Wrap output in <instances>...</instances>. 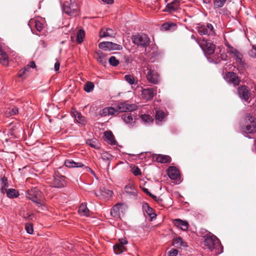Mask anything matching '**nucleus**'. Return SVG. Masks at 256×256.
Here are the masks:
<instances>
[{"mask_svg": "<svg viewBox=\"0 0 256 256\" xmlns=\"http://www.w3.org/2000/svg\"><path fill=\"white\" fill-rule=\"evenodd\" d=\"M138 109V106L134 104H129L128 102H119L116 104V108L109 106L103 108L100 112L102 116L114 115L116 112H132Z\"/></svg>", "mask_w": 256, "mask_h": 256, "instance_id": "1", "label": "nucleus"}, {"mask_svg": "<svg viewBox=\"0 0 256 256\" xmlns=\"http://www.w3.org/2000/svg\"><path fill=\"white\" fill-rule=\"evenodd\" d=\"M204 246L214 254H218L223 252L224 248L220 240L209 232L204 236Z\"/></svg>", "mask_w": 256, "mask_h": 256, "instance_id": "2", "label": "nucleus"}, {"mask_svg": "<svg viewBox=\"0 0 256 256\" xmlns=\"http://www.w3.org/2000/svg\"><path fill=\"white\" fill-rule=\"evenodd\" d=\"M241 132L249 138L250 134L256 133V118L250 114H246L244 118V124L240 126Z\"/></svg>", "mask_w": 256, "mask_h": 256, "instance_id": "3", "label": "nucleus"}, {"mask_svg": "<svg viewBox=\"0 0 256 256\" xmlns=\"http://www.w3.org/2000/svg\"><path fill=\"white\" fill-rule=\"evenodd\" d=\"M26 197L36 204L38 206L42 205L44 200V196L40 190L36 187L32 188L26 191Z\"/></svg>", "mask_w": 256, "mask_h": 256, "instance_id": "4", "label": "nucleus"}, {"mask_svg": "<svg viewBox=\"0 0 256 256\" xmlns=\"http://www.w3.org/2000/svg\"><path fill=\"white\" fill-rule=\"evenodd\" d=\"M63 12L70 16H76L78 14L80 8L78 2H71L66 1L62 6Z\"/></svg>", "mask_w": 256, "mask_h": 256, "instance_id": "5", "label": "nucleus"}, {"mask_svg": "<svg viewBox=\"0 0 256 256\" xmlns=\"http://www.w3.org/2000/svg\"><path fill=\"white\" fill-rule=\"evenodd\" d=\"M198 44L205 54L210 56L214 52L216 46L210 40L200 38V40H198Z\"/></svg>", "mask_w": 256, "mask_h": 256, "instance_id": "6", "label": "nucleus"}, {"mask_svg": "<svg viewBox=\"0 0 256 256\" xmlns=\"http://www.w3.org/2000/svg\"><path fill=\"white\" fill-rule=\"evenodd\" d=\"M132 40L134 44L142 47L148 46L150 42V38L146 34H139L132 36Z\"/></svg>", "mask_w": 256, "mask_h": 256, "instance_id": "7", "label": "nucleus"}, {"mask_svg": "<svg viewBox=\"0 0 256 256\" xmlns=\"http://www.w3.org/2000/svg\"><path fill=\"white\" fill-rule=\"evenodd\" d=\"M238 94L240 98L245 102H250L251 97V92L250 88L245 86L241 85L237 89Z\"/></svg>", "mask_w": 256, "mask_h": 256, "instance_id": "8", "label": "nucleus"}, {"mask_svg": "<svg viewBox=\"0 0 256 256\" xmlns=\"http://www.w3.org/2000/svg\"><path fill=\"white\" fill-rule=\"evenodd\" d=\"M52 186L56 188H62L66 186V177L58 172H55L54 179L51 183Z\"/></svg>", "mask_w": 256, "mask_h": 256, "instance_id": "9", "label": "nucleus"}, {"mask_svg": "<svg viewBox=\"0 0 256 256\" xmlns=\"http://www.w3.org/2000/svg\"><path fill=\"white\" fill-rule=\"evenodd\" d=\"M198 32L200 35L214 36L215 34L214 27L210 24H207L206 26L200 25L197 28Z\"/></svg>", "mask_w": 256, "mask_h": 256, "instance_id": "10", "label": "nucleus"}, {"mask_svg": "<svg viewBox=\"0 0 256 256\" xmlns=\"http://www.w3.org/2000/svg\"><path fill=\"white\" fill-rule=\"evenodd\" d=\"M166 172L170 179L176 180L178 183L181 182L180 171L176 167L174 166H169Z\"/></svg>", "mask_w": 256, "mask_h": 256, "instance_id": "11", "label": "nucleus"}, {"mask_svg": "<svg viewBox=\"0 0 256 256\" xmlns=\"http://www.w3.org/2000/svg\"><path fill=\"white\" fill-rule=\"evenodd\" d=\"M98 47L105 50H120L122 48V46L110 42H104L98 44Z\"/></svg>", "mask_w": 256, "mask_h": 256, "instance_id": "12", "label": "nucleus"}, {"mask_svg": "<svg viewBox=\"0 0 256 256\" xmlns=\"http://www.w3.org/2000/svg\"><path fill=\"white\" fill-rule=\"evenodd\" d=\"M180 8V2L179 0H174L172 2L168 3L163 12L172 14L178 11Z\"/></svg>", "mask_w": 256, "mask_h": 256, "instance_id": "13", "label": "nucleus"}, {"mask_svg": "<svg viewBox=\"0 0 256 256\" xmlns=\"http://www.w3.org/2000/svg\"><path fill=\"white\" fill-rule=\"evenodd\" d=\"M148 73L146 75L148 81L152 84H156L158 83L159 75L157 72L150 68H147Z\"/></svg>", "mask_w": 256, "mask_h": 256, "instance_id": "14", "label": "nucleus"}, {"mask_svg": "<svg viewBox=\"0 0 256 256\" xmlns=\"http://www.w3.org/2000/svg\"><path fill=\"white\" fill-rule=\"evenodd\" d=\"M225 78L228 82L232 84L234 86L239 85L240 82V79L238 75L232 72H226Z\"/></svg>", "mask_w": 256, "mask_h": 256, "instance_id": "15", "label": "nucleus"}, {"mask_svg": "<svg viewBox=\"0 0 256 256\" xmlns=\"http://www.w3.org/2000/svg\"><path fill=\"white\" fill-rule=\"evenodd\" d=\"M156 87L144 88L142 92V98L146 100H151L156 94Z\"/></svg>", "mask_w": 256, "mask_h": 256, "instance_id": "16", "label": "nucleus"}, {"mask_svg": "<svg viewBox=\"0 0 256 256\" xmlns=\"http://www.w3.org/2000/svg\"><path fill=\"white\" fill-rule=\"evenodd\" d=\"M152 158L154 161L162 164L170 163L172 161L171 158L166 155L154 154Z\"/></svg>", "mask_w": 256, "mask_h": 256, "instance_id": "17", "label": "nucleus"}, {"mask_svg": "<svg viewBox=\"0 0 256 256\" xmlns=\"http://www.w3.org/2000/svg\"><path fill=\"white\" fill-rule=\"evenodd\" d=\"M174 224L176 227L183 231L186 230L189 226V224L186 221L180 219L174 220Z\"/></svg>", "mask_w": 256, "mask_h": 256, "instance_id": "18", "label": "nucleus"}, {"mask_svg": "<svg viewBox=\"0 0 256 256\" xmlns=\"http://www.w3.org/2000/svg\"><path fill=\"white\" fill-rule=\"evenodd\" d=\"M231 52L230 54L235 59L236 62L242 64V54L235 48H231Z\"/></svg>", "mask_w": 256, "mask_h": 256, "instance_id": "19", "label": "nucleus"}, {"mask_svg": "<svg viewBox=\"0 0 256 256\" xmlns=\"http://www.w3.org/2000/svg\"><path fill=\"white\" fill-rule=\"evenodd\" d=\"M64 165L69 168H82L84 166L81 162H75L72 160H66L64 162Z\"/></svg>", "mask_w": 256, "mask_h": 256, "instance_id": "20", "label": "nucleus"}, {"mask_svg": "<svg viewBox=\"0 0 256 256\" xmlns=\"http://www.w3.org/2000/svg\"><path fill=\"white\" fill-rule=\"evenodd\" d=\"M114 34L112 30L106 28H102L99 34L100 38L112 37Z\"/></svg>", "mask_w": 256, "mask_h": 256, "instance_id": "21", "label": "nucleus"}, {"mask_svg": "<svg viewBox=\"0 0 256 256\" xmlns=\"http://www.w3.org/2000/svg\"><path fill=\"white\" fill-rule=\"evenodd\" d=\"M74 116L75 118V120L76 122L80 124L85 125L86 124V120L85 117L82 115V114L76 111V110H74V112H73Z\"/></svg>", "mask_w": 256, "mask_h": 256, "instance_id": "22", "label": "nucleus"}, {"mask_svg": "<svg viewBox=\"0 0 256 256\" xmlns=\"http://www.w3.org/2000/svg\"><path fill=\"white\" fill-rule=\"evenodd\" d=\"M122 206L120 204L114 205L110 210L111 216L115 218H120V208Z\"/></svg>", "mask_w": 256, "mask_h": 256, "instance_id": "23", "label": "nucleus"}, {"mask_svg": "<svg viewBox=\"0 0 256 256\" xmlns=\"http://www.w3.org/2000/svg\"><path fill=\"white\" fill-rule=\"evenodd\" d=\"M142 210L150 217L151 218H153L156 216V214L154 213V210L148 204H143Z\"/></svg>", "mask_w": 256, "mask_h": 256, "instance_id": "24", "label": "nucleus"}, {"mask_svg": "<svg viewBox=\"0 0 256 256\" xmlns=\"http://www.w3.org/2000/svg\"><path fill=\"white\" fill-rule=\"evenodd\" d=\"M172 244L178 248L183 247H186L187 244L186 242L182 240L181 237L178 236L173 239Z\"/></svg>", "mask_w": 256, "mask_h": 256, "instance_id": "25", "label": "nucleus"}, {"mask_svg": "<svg viewBox=\"0 0 256 256\" xmlns=\"http://www.w3.org/2000/svg\"><path fill=\"white\" fill-rule=\"evenodd\" d=\"M96 58L97 61L104 66H105L107 62L106 55L100 52L96 54Z\"/></svg>", "mask_w": 256, "mask_h": 256, "instance_id": "26", "label": "nucleus"}, {"mask_svg": "<svg viewBox=\"0 0 256 256\" xmlns=\"http://www.w3.org/2000/svg\"><path fill=\"white\" fill-rule=\"evenodd\" d=\"M33 22L34 23L35 28L38 31L40 32L43 30V28H44V20H31L30 22V24H32Z\"/></svg>", "mask_w": 256, "mask_h": 256, "instance_id": "27", "label": "nucleus"}, {"mask_svg": "<svg viewBox=\"0 0 256 256\" xmlns=\"http://www.w3.org/2000/svg\"><path fill=\"white\" fill-rule=\"evenodd\" d=\"M122 119L127 124L132 125L135 121L131 114H124L121 115Z\"/></svg>", "mask_w": 256, "mask_h": 256, "instance_id": "28", "label": "nucleus"}, {"mask_svg": "<svg viewBox=\"0 0 256 256\" xmlns=\"http://www.w3.org/2000/svg\"><path fill=\"white\" fill-rule=\"evenodd\" d=\"M0 62L5 66L8 65V56L1 48H0Z\"/></svg>", "mask_w": 256, "mask_h": 256, "instance_id": "29", "label": "nucleus"}, {"mask_svg": "<svg viewBox=\"0 0 256 256\" xmlns=\"http://www.w3.org/2000/svg\"><path fill=\"white\" fill-rule=\"evenodd\" d=\"M104 136H106V139L107 140V142L108 144L111 145H115L116 143V141L114 139V137L112 134L110 132H106L104 133Z\"/></svg>", "mask_w": 256, "mask_h": 256, "instance_id": "30", "label": "nucleus"}, {"mask_svg": "<svg viewBox=\"0 0 256 256\" xmlns=\"http://www.w3.org/2000/svg\"><path fill=\"white\" fill-rule=\"evenodd\" d=\"M5 192L6 193L7 196L10 198H16L19 196L18 192L14 188L8 189Z\"/></svg>", "mask_w": 256, "mask_h": 256, "instance_id": "31", "label": "nucleus"}, {"mask_svg": "<svg viewBox=\"0 0 256 256\" xmlns=\"http://www.w3.org/2000/svg\"><path fill=\"white\" fill-rule=\"evenodd\" d=\"M89 210L85 204H82L78 208V213L84 216H88Z\"/></svg>", "mask_w": 256, "mask_h": 256, "instance_id": "32", "label": "nucleus"}, {"mask_svg": "<svg viewBox=\"0 0 256 256\" xmlns=\"http://www.w3.org/2000/svg\"><path fill=\"white\" fill-rule=\"evenodd\" d=\"M114 251L116 254H120L123 252L126 251V248L124 246H122L118 244L113 246Z\"/></svg>", "mask_w": 256, "mask_h": 256, "instance_id": "33", "label": "nucleus"}, {"mask_svg": "<svg viewBox=\"0 0 256 256\" xmlns=\"http://www.w3.org/2000/svg\"><path fill=\"white\" fill-rule=\"evenodd\" d=\"M0 180L2 186L1 192L4 193L5 191L7 190L6 188L8 186V179L5 176H3L0 178Z\"/></svg>", "mask_w": 256, "mask_h": 256, "instance_id": "34", "label": "nucleus"}, {"mask_svg": "<svg viewBox=\"0 0 256 256\" xmlns=\"http://www.w3.org/2000/svg\"><path fill=\"white\" fill-rule=\"evenodd\" d=\"M85 36V32L83 30H80L78 31L76 35V42L78 44H81Z\"/></svg>", "mask_w": 256, "mask_h": 256, "instance_id": "35", "label": "nucleus"}, {"mask_svg": "<svg viewBox=\"0 0 256 256\" xmlns=\"http://www.w3.org/2000/svg\"><path fill=\"white\" fill-rule=\"evenodd\" d=\"M28 72V70L24 67L18 72L17 76L20 78L24 79L27 76Z\"/></svg>", "mask_w": 256, "mask_h": 256, "instance_id": "36", "label": "nucleus"}, {"mask_svg": "<svg viewBox=\"0 0 256 256\" xmlns=\"http://www.w3.org/2000/svg\"><path fill=\"white\" fill-rule=\"evenodd\" d=\"M166 114L162 110H156V119L160 122H162V120L165 118Z\"/></svg>", "mask_w": 256, "mask_h": 256, "instance_id": "37", "label": "nucleus"}, {"mask_svg": "<svg viewBox=\"0 0 256 256\" xmlns=\"http://www.w3.org/2000/svg\"><path fill=\"white\" fill-rule=\"evenodd\" d=\"M124 79L128 84L131 85L134 84H137V82L136 81L134 76L132 75H126L124 76Z\"/></svg>", "mask_w": 256, "mask_h": 256, "instance_id": "38", "label": "nucleus"}, {"mask_svg": "<svg viewBox=\"0 0 256 256\" xmlns=\"http://www.w3.org/2000/svg\"><path fill=\"white\" fill-rule=\"evenodd\" d=\"M94 88V84L92 82H87L84 86V90L88 92L92 91Z\"/></svg>", "mask_w": 256, "mask_h": 256, "instance_id": "39", "label": "nucleus"}, {"mask_svg": "<svg viewBox=\"0 0 256 256\" xmlns=\"http://www.w3.org/2000/svg\"><path fill=\"white\" fill-rule=\"evenodd\" d=\"M142 120L145 123H150L153 122V119L148 114H142L140 116Z\"/></svg>", "mask_w": 256, "mask_h": 256, "instance_id": "40", "label": "nucleus"}, {"mask_svg": "<svg viewBox=\"0 0 256 256\" xmlns=\"http://www.w3.org/2000/svg\"><path fill=\"white\" fill-rule=\"evenodd\" d=\"M87 144L90 146L92 148H94L96 149H99L100 146L98 144V143L96 140H88L86 142Z\"/></svg>", "mask_w": 256, "mask_h": 256, "instance_id": "41", "label": "nucleus"}, {"mask_svg": "<svg viewBox=\"0 0 256 256\" xmlns=\"http://www.w3.org/2000/svg\"><path fill=\"white\" fill-rule=\"evenodd\" d=\"M108 62L110 64L113 66H117L120 63L119 60H117L114 56H112L110 57L108 60Z\"/></svg>", "mask_w": 256, "mask_h": 256, "instance_id": "42", "label": "nucleus"}, {"mask_svg": "<svg viewBox=\"0 0 256 256\" xmlns=\"http://www.w3.org/2000/svg\"><path fill=\"white\" fill-rule=\"evenodd\" d=\"M226 2V0H214V8H219L222 7Z\"/></svg>", "mask_w": 256, "mask_h": 256, "instance_id": "43", "label": "nucleus"}, {"mask_svg": "<svg viewBox=\"0 0 256 256\" xmlns=\"http://www.w3.org/2000/svg\"><path fill=\"white\" fill-rule=\"evenodd\" d=\"M25 228L26 232L29 234H32L33 232V226L32 223H27L26 224Z\"/></svg>", "mask_w": 256, "mask_h": 256, "instance_id": "44", "label": "nucleus"}, {"mask_svg": "<svg viewBox=\"0 0 256 256\" xmlns=\"http://www.w3.org/2000/svg\"><path fill=\"white\" fill-rule=\"evenodd\" d=\"M248 55L253 58H256V46L252 45V50L248 52Z\"/></svg>", "mask_w": 256, "mask_h": 256, "instance_id": "45", "label": "nucleus"}, {"mask_svg": "<svg viewBox=\"0 0 256 256\" xmlns=\"http://www.w3.org/2000/svg\"><path fill=\"white\" fill-rule=\"evenodd\" d=\"M102 158L104 161H108L110 160L112 156L108 152H104L101 155Z\"/></svg>", "mask_w": 256, "mask_h": 256, "instance_id": "46", "label": "nucleus"}, {"mask_svg": "<svg viewBox=\"0 0 256 256\" xmlns=\"http://www.w3.org/2000/svg\"><path fill=\"white\" fill-rule=\"evenodd\" d=\"M178 254V250L176 249L172 248L168 252L167 256H176Z\"/></svg>", "mask_w": 256, "mask_h": 256, "instance_id": "47", "label": "nucleus"}, {"mask_svg": "<svg viewBox=\"0 0 256 256\" xmlns=\"http://www.w3.org/2000/svg\"><path fill=\"white\" fill-rule=\"evenodd\" d=\"M24 218L26 220H32L34 218V214L32 213L26 212L24 214Z\"/></svg>", "mask_w": 256, "mask_h": 256, "instance_id": "48", "label": "nucleus"}, {"mask_svg": "<svg viewBox=\"0 0 256 256\" xmlns=\"http://www.w3.org/2000/svg\"><path fill=\"white\" fill-rule=\"evenodd\" d=\"M118 244H120L122 246H124V245L127 244L128 243V240H126V238H120L118 240Z\"/></svg>", "mask_w": 256, "mask_h": 256, "instance_id": "49", "label": "nucleus"}, {"mask_svg": "<svg viewBox=\"0 0 256 256\" xmlns=\"http://www.w3.org/2000/svg\"><path fill=\"white\" fill-rule=\"evenodd\" d=\"M132 173L136 176H140L141 174V171L138 167H136L133 169Z\"/></svg>", "mask_w": 256, "mask_h": 256, "instance_id": "50", "label": "nucleus"}, {"mask_svg": "<svg viewBox=\"0 0 256 256\" xmlns=\"http://www.w3.org/2000/svg\"><path fill=\"white\" fill-rule=\"evenodd\" d=\"M144 192H145L146 194L149 196L150 197L155 199L156 198V196L152 194L146 188H143L142 189Z\"/></svg>", "mask_w": 256, "mask_h": 256, "instance_id": "51", "label": "nucleus"}, {"mask_svg": "<svg viewBox=\"0 0 256 256\" xmlns=\"http://www.w3.org/2000/svg\"><path fill=\"white\" fill-rule=\"evenodd\" d=\"M10 113L11 115H16L18 113V110L17 107H14L12 108Z\"/></svg>", "mask_w": 256, "mask_h": 256, "instance_id": "52", "label": "nucleus"}, {"mask_svg": "<svg viewBox=\"0 0 256 256\" xmlns=\"http://www.w3.org/2000/svg\"><path fill=\"white\" fill-rule=\"evenodd\" d=\"M28 70H29V69L30 68H34L36 67V64L34 62V61H32L30 62L29 64H28V65H26V66H25Z\"/></svg>", "mask_w": 256, "mask_h": 256, "instance_id": "53", "label": "nucleus"}, {"mask_svg": "<svg viewBox=\"0 0 256 256\" xmlns=\"http://www.w3.org/2000/svg\"><path fill=\"white\" fill-rule=\"evenodd\" d=\"M227 56L226 54H220V56H218V60H226Z\"/></svg>", "mask_w": 256, "mask_h": 256, "instance_id": "54", "label": "nucleus"}, {"mask_svg": "<svg viewBox=\"0 0 256 256\" xmlns=\"http://www.w3.org/2000/svg\"><path fill=\"white\" fill-rule=\"evenodd\" d=\"M60 66V63L58 62H56L54 64V70L56 71H57L59 70Z\"/></svg>", "mask_w": 256, "mask_h": 256, "instance_id": "55", "label": "nucleus"}, {"mask_svg": "<svg viewBox=\"0 0 256 256\" xmlns=\"http://www.w3.org/2000/svg\"><path fill=\"white\" fill-rule=\"evenodd\" d=\"M104 2L108 4H112L114 2V0H101Z\"/></svg>", "mask_w": 256, "mask_h": 256, "instance_id": "56", "label": "nucleus"}, {"mask_svg": "<svg viewBox=\"0 0 256 256\" xmlns=\"http://www.w3.org/2000/svg\"><path fill=\"white\" fill-rule=\"evenodd\" d=\"M226 46L228 47V53H230L231 52V48H234V47H233L232 46H230L229 44L227 43L226 44Z\"/></svg>", "mask_w": 256, "mask_h": 256, "instance_id": "57", "label": "nucleus"}, {"mask_svg": "<svg viewBox=\"0 0 256 256\" xmlns=\"http://www.w3.org/2000/svg\"><path fill=\"white\" fill-rule=\"evenodd\" d=\"M191 38L193 40H196V42L198 44V40H200V38H196V37L194 35V34H192L191 36Z\"/></svg>", "mask_w": 256, "mask_h": 256, "instance_id": "58", "label": "nucleus"}, {"mask_svg": "<svg viewBox=\"0 0 256 256\" xmlns=\"http://www.w3.org/2000/svg\"><path fill=\"white\" fill-rule=\"evenodd\" d=\"M106 192L108 196H112V194H113V192L112 190H106Z\"/></svg>", "mask_w": 256, "mask_h": 256, "instance_id": "59", "label": "nucleus"}, {"mask_svg": "<svg viewBox=\"0 0 256 256\" xmlns=\"http://www.w3.org/2000/svg\"><path fill=\"white\" fill-rule=\"evenodd\" d=\"M85 171L86 172H90V171L92 170L90 167L88 166H86L85 167Z\"/></svg>", "mask_w": 256, "mask_h": 256, "instance_id": "60", "label": "nucleus"}, {"mask_svg": "<svg viewBox=\"0 0 256 256\" xmlns=\"http://www.w3.org/2000/svg\"><path fill=\"white\" fill-rule=\"evenodd\" d=\"M203 2L206 4H209L210 2V0H203Z\"/></svg>", "mask_w": 256, "mask_h": 256, "instance_id": "61", "label": "nucleus"}, {"mask_svg": "<svg viewBox=\"0 0 256 256\" xmlns=\"http://www.w3.org/2000/svg\"><path fill=\"white\" fill-rule=\"evenodd\" d=\"M92 175H94V176H96V174H95V172H94V170H92L90 172Z\"/></svg>", "mask_w": 256, "mask_h": 256, "instance_id": "62", "label": "nucleus"}, {"mask_svg": "<svg viewBox=\"0 0 256 256\" xmlns=\"http://www.w3.org/2000/svg\"><path fill=\"white\" fill-rule=\"evenodd\" d=\"M70 1L68 2H76V0H69Z\"/></svg>", "mask_w": 256, "mask_h": 256, "instance_id": "63", "label": "nucleus"}]
</instances>
